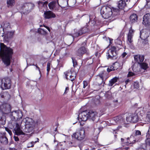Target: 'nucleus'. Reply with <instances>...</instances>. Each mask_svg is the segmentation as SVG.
I'll return each instance as SVG.
<instances>
[{
	"mask_svg": "<svg viewBox=\"0 0 150 150\" xmlns=\"http://www.w3.org/2000/svg\"><path fill=\"white\" fill-rule=\"evenodd\" d=\"M149 15V14H146L144 16L143 18V22H144L145 21L146 22L148 21L149 18H147V17Z\"/></svg>",
	"mask_w": 150,
	"mask_h": 150,
	"instance_id": "39",
	"label": "nucleus"
},
{
	"mask_svg": "<svg viewBox=\"0 0 150 150\" xmlns=\"http://www.w3.org/2000/svg\"><path fill=\"white\" fill-rule=\"evenodd\" d=\"M146 120L147 122H150V111L148 112L147 113Z\"/></svg>",
	"mask_w": 150,
	"mask_h": 150,
	"instance_id": "38",
	"label": "nucleus"
},
{
	"mask_svg": "<svg viewBox=\"0 0 150 150\" xmlns=\"http://www.w3.org/2000/svg\"><path fill=\"white\" fill-rule=\"evenodd\" d=\"M87 51L88 50L86 47L83 46H81L78 49L77 54L79 56H81L86 53Z\"/></svg>",
	"mask_w": 150,
	"mask_h": 150,
	"instance_id": "16",
	"label": "nucleus"
},
{
	"mask_svg": "<svg viewBox=\"0 0 150 150\" xmlns=\"http://www.w3.org/2000/svg\"><path fill=\"white\" fill-rule=\"evenodd\" d=\"M89 31V30L88 29L87 27H85L83 28L78 33H76L75 36L77 37L82 34L88 33Z\"/></svg>",
	"mask_w": 150,
	"mask_h": 150,
	"instance_id": "22",
	"label": "nucleus"
},
{
	"mask_svg": "<svg viewBox=\"0 0 150 150\" xmlns=\"http://www.w3.org/2000/svg\"><path fill=\"white\" fill-rule=\"evenodd\" d=\"M129 81V79H127L125 81V83L126 84Z\"/></svg>",
	"mask_w": 150,
	"mask_h": 150,
	"instance_id": "55",
	"label": "nucleus"
},
{
	"mask_svg": "<svg viewBox=\"0 0 150 150\" xmlns=\"http://www.w3.org/2000/svg\"><path fill=\"white\" fill-rule=\"evenodd\" d=\"M21 125L16 123L13 127V132L16 135H23L24 133L21 129Z\"/></svg>",
	"mask_w": 150,
	"mask_h": 150,
	"instance_id": "10",
	"label": "nucleus"
},
{
	"mask_svg": "<svg viewBox=\"0 0 150 150\" xmlns=\"http://www.w3.org/2000/svg\"><path fill=\"white\" fill-rule=\"evenodd\" d=\"M115 70L114 67L113 65H112V66L108 68L107 69V71L108 72H110L111 71H114Z\"/></svg>",
	"mask_w": 150,
	"mask_h": 150,
	"instance_id": "41",
	"label": "nucleus"
},
{
	"mask_svg": "<svg viewBox=\"0 0 150 150\" xmlns=\"http://www.w3.org/2000/svg\"><path fill=\"white\" fill-rule=\"evenodd\" d=\"M1 27V25H0V27ZM4 36V33L0 32V37H3Z\"/></svg>",
	"mask_w": 150,
	"mask_h": 150,
	"instance_id": "52",
	"label": "nucleus"
},
{
	"mask_svg": "<svg viewBox=\"0 0 150 150\" xmlns=\"http://www.w3.org/2000/svg\"><path fill=\"white\" fill-rule=\"evenodd\" d=\"M132 139L133 137L131 136L129 139V141L125 142H124L125 140L123 138H121V141L122 142H123V143L122 144V146H125V145H128L130 144L134 143V142H135V140H134L133 141H132Z\"/></svg>",
	"mask_w": 150,
	"mask_h": 150,
	"instance_id": "24",
	"label": "nucleus"
},
{
	"mask_svg": "<svg viewBox=\"0 0 150 150\" xmlns=\"http://www.w3.org/2000/svg\"><path fill=\"white\" fill-rule=\"evenodd\" d=\"M51 64L50 62H48L47 64V74H48L49 72L50 69Z\"/></svg>",
	"mask_w": 150,
	"mask_h": 150,
	"instance_id": "37",
	"label": "nucleus"
},
{
	"mask_svg": "<svg viewBox=\"0 0 150 150\" xmlns=\"http://www.w3.org/2000/svg\"><path fill=\"white\" fill-rule=\"evenodd\" d=\"M48 6L50 9L55 10H57L60 6L58 2L54 1L48 4Z\"/></svg>",
	"mask_w": 150,
	"mask_h": 150,
	"instance_id": "17",
	"label": "nucleus"
},
{
	"mask_svg": "<svg viewBox=\"0 0 150 150\" xmlns=\"http://www.w3.org/2000/svg\"><path fill=\"white\" fill-rule=\"evenodd\" d=\"M105 83V82H104V83Z\"/></svg>",
	"mask_w": 150,
	"mask_h": 150,
	"instance_id": "64",
	"label": "nucleus"
},
{
	"mask_svg": "<svg viewBox=\"0 0 150 150\" xmlns=\"http://www.w3.org/2000/svg\"><path fill=\"white\" fill-rule=\"evenodd\" d=\"M146 143L147 145L150 146V138H148L146 140Z\"/></svg>",
	"mask_w": 150,
	"mask_h": 150,
	"instance_id": "44",
	"label": "nucleus"
},
{
	"mask_svg": "<svg viewBox=\"0 0 150 150\" xmlns=\"http://www.w3.org/2000/svg\"><path fill=\"white\" fill-rule=\"evenodd\" d=\"M2 114V113L1 111H0V120H1L2 118V117H1Z\"/></svg>",
	"mask_w": 150,
	"mask_h": 150,
	"instance_id": "53",
	"label": "nucleus"
},
{
	"mask_svg": "<svg viewBox=\"0 0 150 150\" xmlns=\"http://www.w3.org/2000/svg\"><path fill=\"white\" fill-rule=\"evenodd\" d=\"M12 150H16L15 149H12Z\"/></svg>",
	"mask_w": 150,
	"mask_h": 150,
	"instance_id": "59",
	"label": "nucleus"
},
{
	"mask_svg": "<svg viewBox=\"0 0 150 150\" xmlns=\"http://www.w3.org/2000/svg\"><path fill=\"white\" fill-rule=\"evenodd\" d=\"M90 128V127L89 126H86L85 127V129H86V128Z\"/></svg>",
	"mask_w": 150,
	"mask_h": 150,
	"instance_id": "58",
	"label": "nucleus"
},
{
	"mask_svg": "<svg viewBox=\"0 0 150 150\" xmlns=\"http://www.w3.org/2000/svg\"><path fill=\"white\" fill-rule=\"evenodd\" d=\"M141 132L140 131L138 130L135 131V135L134 136V137L135 138V141H136V140L137 141L138 140V139H136V138L137 136H141Z\"/></svg>",
	"mask_w": 150,
	"mask_h": 150,
	"instance_id": "33",
	"label": "nucleus"
},
{
	"mask_svg": "<svg viewBox=\"0 0 150 150\" xmlns=\"http://www.w3.org/2000/svg\"><path fill=\"white\" fill-rule=\"evenodd\" d=\"M113 65L115 70L118 69L120 66V64L117 62H115Z\"/></svg>",
	"mask_w": 150,
	"mask_h": 150,
	"instance_id": "36",
	"label": "nucleus"
},
{
	"mask_svg": "<svg viewBox=\"0 0 150 150\" xmlns=\"http://www.w3.org/2000/svg\"><path fill=\"white\" fill-rule=\"evenodd\" d=\"M126 55L127 53L125 52H124L122 54V56L123 58Z\"/></svg>",
	"mask_w": 150,
	"mask_h": 150,
	"instance_id": "49",
	"label": "nucleus"
},
{
	"mask_svg": "<svg viewBox=\"0 0 150 150\" xmlns=\"http://www.w3.org/2000/svg\"><path fill=\"white\" fill-rule=\"evenodd\" d=\"M137 74V73H134L132 72L129 71L128 73L127 76L128 77H129V76H135Z\"/></svg>",
	"mask_w": 150,
	"mask_h": 150,
	"instance_id": "42",
	"label": "nucleus"
},
{
	"mask_svg": "<svg viewBox=\"0 0 150 150\" xmlns=\"http://www.w3.org/2000/svg\"><path fill=\"white\" fill-rule=\"evenodd\" d=\"M14 137L15 141H17L19 140V138L18 137L14 136Z\"/></svg>",
	"mask_w": 150,
	"mask_h": 150,
	"instance_id": "50",
	"label": "nucleus"
},
{
	"mask_svg": "<svg viewBox=\"0 0 150 150\" xmlns=\"http://www.w3.org/2000/svg\"><path fill=\"white\" fill-rule=\"evenodd\" d=\"M129 1L130 0H120L117 2V6L120 9H122L126 6V2Z\"/></svg>",
	"mask_w": 150,
	"mask_h": 150,
	"instance_id": "18",
	"label": "nucleus"
},
{
	"mask_svg": "<svg viewBox=\"0 0 150 150\" xmlns=\"http://www.w3.org/2000/svg\"><path fill=\"white\" fill-rule=\"evenodd\" d=\"M134 30L132 27L129 29V32L127 35V43L129 45L132 44L133 42V37L134 33Z\"/></svg>",
	"mask_w": 150,
	"mask_h": 150,
	"instance_id": "12",
	"label": "nucleus"
},
{
	"mask_svg": "<svg viewBox=\"0 0 150 150\" xmlns=\"http://www.w3.org/2000/svg\"><path fill=\"white\" fill-rule=\"evenodd\" d=\"M8 140L5 136L4 133L0 134V142L3 144H7L8 143Z\"/></svg>",
	"mask_w": 150,
	"mask_h": 150,
	"instance_id": "19",
	"label": "nucleus"
},
{
	"mask_svg": "<svg viewBox=\"0 0 150 150\" xmlns=\"http://www.w3.org/2000/svg\"><path fill=\"white\" fill-rule=\"evenodd\" d=\"M132 69L133 71L136 73L139 72L140 71V68L138 64L135 63Z\"/></svg>",
	"mask_w": 150,
	"mask_h": 150,
	"instance_id": "27",
	"label": "nucleus"
},
{
	"mask_svg": "<svg viewBox=\"0 0 150 150\" xmlns=\"http://www.w3.org/2000/svg\"><path fill=\"white\" fill-rule=\"evenodd\" d=\"M100 13L103 17L105 19L111 20L113 17L112 9L108 6L102 7L100 9Z\"/></svg>",
	"mask_w": 150,
	"mask_h": 150,
	"instance_id": "3",
	"label": "nucleus"
},
{
	"mask_svg": "<svg viewBox=\"0 0 150 150\" xmlns=\"http://www.w3.org/2000/svg\"><path fill=\"white\" fill-rule=\"evenodd\" d=\"M149 1H148V2H147V4L148 3H149Z\"/></svg>",
	"mask_w": 150,
	"mask_h": 150,
	"instance_id": "62",
	"label": "nucleus"
},
{
	"mask_svg": "<svg viewBox=\"0 0 150 150\" xmlns=\"http://www.w3.org/2000/svg\"><path fill=\"white\" fill-rule=\"evenodd\" d=\"M2 84L4 86L5 89H8L10 88L11 85V81L10 78L5 77L3 79L1 80Z\"/></svg>",
	"mask_w": 150,
	"mask_h": 150,
	"instance_id": "11",
	"label": "nucleus"
},
{
	"mask_svg": "<svg viewBox=\"0 0 150 150\" xmlns=\"http://www.w3.org/2000/svg\"><path fill=\"white\" fill-rule=\"evenodd\" d=\"M0 109L3 112L10 111L11 108L10 105L8 103H4L0 106Z\"/></svg>",
	"mask_w": 150,
	"mask_h": 150,
	"instance_id": "15",
	"label": "nucleus"
},
{
	"mask_svg": "<svg viewBox=\"0 0 150 150\" xmlns=\"http://www.w3.org/2000/svg\"><path fill=\"white\" fill-rule=\"evenodd\" d=\"M35 5L32 3H25L23 4L22 8L26 13H29L34 8Z\"/></svg>",
	"mask_w": 150,
	"mask_h": 150,
	"instance_id": "6",
	"label": "nucleus"
},
{
	"mask_svg": "<svg viewBox=\"0 0 150 150\" xmlns=\"http://www.w3.org/2000/svg\"><path fill=\"white\" fill-rule=\"evenodd\" d=\"M71 136L72 138L76 139L79 141H82L86 137L85 132L83 130H80L74 133Z\"/></svg>",
	"mask_w": 150,
	"mask_h": 150,
	"instance_id": "4",
	"label": "nucleus"
},
{
	"mask_svg": "<svg viewBox=\"0 0 150 150\" xmlns=\"http://www.w3.org/2000/svg\"><path fill=\"white\" fill-rule=\"evenodd\" d=\"M108 58L111 59H114L116 58L117 53L115 51V47L113 46L111 47L107 53Z\"/></svg>",
	"mask_w": 150,
	"mask_h": 150,
	"instance_id": "5",
	"label": "nucleus"
},
{
	"mask_svg": "<svg viewBox=\"0 0 150 150\" xmlns=\"http://www.w3.org/2000/svg\"><path fill=\"white\" fill-rule=\"evenodd\" d=\"M0 56L2 62L6 66L9 65L13 54L12 49L7 47L3 43H0Z\"/></svg>",
	"mask_w": 150,
	"mask_h": 150,
	"instance_id": "1",
	"label": "nucleus"
},
{
	"mask_svg": "<svg viewBox=\"0 0 150 150\" xmlns=\"http://www.w3.org/2000/svg\"><path fill=\"white\" fill-rule=\"evenodd\" d=\"M5 130L6 131H7L9 134L10 135H11L12 134V132L9 129H8L7 128L5 127Z\"/></svg>",
	"mask_w": 150,
	"mask_h": 150,
	"instance_id": "46",
	"label": "nucleus"
},
{
	"mask_svg": "<svg viewBox=\"0 0 150 150\" xmlns=\"http://www.w3.org/2000/svg\"><path fill=\"white\" fill-rule=\"evenodd\" d=\"M86 42H84L82 43V45H86Z\"/></svg>",
	"mask_w": 150,
	"mask_h": 150,
	"instance_id": "57",
	"label": "nucleus"
},
{
	"mask_svg": "<svg viewBox=\"0 0 150 150\" xmlns=\"http://www.w3.org/2000/svg\"><path fill=\"white\" fill-rule=\"evenodd\" d=\"M68 90H69L68 87H67L65 89V91L64 92V93H65L66 92V91H67Z\"/></svg>",
	"mask_w": 150,
	"mask_h": 150,
	"instance_id": "54",
	"label": "nucleus"
},
{
	"mask_svg": "<svg viewBox=\"0 0 150 150\" xmlns=\"http://www.w3.org/2000/svg\"><path fill=\"white\" fill-rule=\"evenodd\" d=\"M124 118L121 115L114 117L110 121V123L112 125H115L124 123Z\"/></svg>",
	"mask_w": 150,
	"mask_h": 150,
	"instance_id": "7",
	"label": "nucleus"
},
{
	"mask_svg": "<svg viewBox=\"0 0 150 150\" xmlns=\"http://www.w3.org/2000/svg\"><path fill=\"white\" fill-rule=\"evenodd\" d=\"M83 88H84L88 85V82L86 81H84L83 82Z\"/></svg>",
	"mask_w": 150,
	"mask_h": 150,
	"instance_id": "45",
	"label": "nucleus"
},
{
	"mask_svg": "<svg viewBox=\"0 0 150 150\" xmlns=\"http://www.w3.org/2000/svg\"><path fill=\"white\" fill-rule=\"evenodd\" d=\"M32 65H34L35 66L36 68L38 69V70L39 71V73H40V76H41V71H40V68L37 65V64H36L35 65L34 64H32Z\"/></svg>",
	"mask_w": 150,
	"mask_h": 150,
	"instance_id": "47",
	"label": "nucleus"
},
{
	"mask_svg": "<svg viewBox=\"0 0 150 150\" xmlns=\"http://www.w3.org/2000/svg\"><path fill=\"white\" fill-rule=\"evenodd\" d=\"M106 74L105 73V72L102 71L98 76L97 81L99 85H101L103 82L104 80L106 79Z\"/></svg>",
	"mask_w": 150,
	"mask_h": 150,
	"instance_id": "9",
	"label": "nucleus"
},
{
	"mask_svg": "<svg viewBox=\"0 0 150 150\" xmlns=\"http://www.w3.org/2000/svg\"><path fill=\"white\" fill-rule=\"evenodd\" d=\"M139 85L137 82H134V87L135 88L138 89L139 88Z\"/></svg>",
	"mask_w": 150,
	"mask_h": 150,
	"instance_id": "43",
	"label": "nucleus"
},
{
	"mask_svg": "<svg viewBox=\"0 0 150 150\" xmlns=\"http://www.w3.org/2000/svg\"><path fill=\"white\" fill-rule=\"evenodd\" d=\"M118 79V78L117 77L113 78L109 81L108 85L110 86H112L114 83L117 81Z\"/></svg>",
	"mask_w": 150,
	"mask_h": 150,
	"instance_id": "29",
	"label": "nucleus"
},
{
	"mask_svg": "<svg viewBox=\"0 0 150 150\" xmlns=\"http://www.w3.org/2000/svg\"><path fill=\"white\" fill-rule=\"evenodd\" d=\"M144 33H141V35H140V37H141V38L142 39H143V40H144L145 41H147V39H146L149 37V35L148 34H146V33H145V37L144 38H143V35H144Z\"/></svg>",
	"mask_w": 150,
	"mask_h": 150,
	"instance_id": "34",
	"label": "nucleus"
},
{
	"mask_svg": "<svg viewBox=\"0 0 150 150\" xmlns=\"http://www.w3.org/2000/svg\"><path fill=\"white\" fill-rule=\"evenodd\" d=\"M38 31L39 33L41 34H45L46 33V31L43 29L41 28H39L38 29Z\"/></svg>",
	"mask_w": 150,
	"mask_h": 150,
	"instance_id": "35",
	"label": "nucleus"
},
{
	"mask_svg": "<svg viewBox=\"0 0 150 150\" xmlns=\"http://www.w3.org/2000/svg\"><path fill=\"white\" fill-rule=\"evenodd\" d=\"M15 3L14 0H7V4L8 7H11L13 6Z\"/></svg>",
	"mask_w": 150,
	"mask_h": 150,
	"instance_id": "30",
	"label": "nucleus"
},
{
	"mask_svg": "<svg viewBox=\"0 0 150 150\" xmlns=\"http://www.w3.org/2000/svg\"><path fill=\"white\" fill-rule=\"evenodd\" d=\"M46 3V4H47V2H45V3Z\"/></svg>",
	"mask_w": 150,
	"mask_h": 150,
	"instance_id": "61",
	"label": "nucleus"
},
{
	"mask_svg": "<svg viewBox=\"0 0 150 150\" xmlns=\"http://www.w3.org/2000/svg\"><path fill=\"white\" fill-rule=\"evenodd\" d=\"M37 141H35V142H30L28 143L27 145V147L28 148H29L31 147H33L34 144L36 143L37 142H38L39 140L38 138H37Z\"/></svg>",
	"mask_w": 150,
	"mask_h": 150,
	"instance_id": "31",
	"label": "nucleus"
},
{
	"mask_svg": "<svg viewBox=\"0 0 150 150\" xmlns=\"http://www.w3.org/2000/svg\"><path fill=\"white\" fill-rule=\"evenodd\" d=\"M65 77L67 79H69L71 81H73L75 78V74L74 72L69 70L64 72Z\"/></svg>",
	"mask_w": 150,
	"mask_h": 150,
	"instance_id": "14",
	"label": "nucleus"
},
{
	"mask_svg": "<svg viewBox=\"0 0 150 150\" xmlns=\"http://www.w3.org/2000/svg\"><path fill=\"white\" fill-rule=\"evenodd\" d=\"M23 121L25 122L26 128L28 129L26 132L28 133L32 132L34 127L40 125L41 123L40 120H39L35 122L32 119L29 117L25 118Z\"/></svg>",
	"mask_w": 150,
	"mask_h": 150,
	"instance_id": "2",
	"label": "nucleus"
},
{
	"mask_svg": "<svg viewBox=\"0 0 150 150\" xmlns=\"http://www.w3.org/2000/svg\"><path fill=\"white\" fill-rule=\"evenodd\" d=\"M0 97L2 98H4L6 100H8L10 98L11 96L8 92H4L0 94Z\"/></svg>",
	"mask_w": 150,
	"mask_h": 150,
	"instance_id": "25",
	"label": "nucleus"
},
{
	"mask_svg": "<svg viewBox=\"0 0 150 150\" xmlns=\"http://www.w3.org/2000/svg\"><path fill=\"white\" fill-rule=\"evenodd\" d=\"M43 4V3H42L41 1H38V4Z\"/></svg>",
	"mask_w": 150,
	"mask_h": 150,
	"instance_id": "56",
	"label": "nucleus"
},
{
	"mask_svg": "<svg viewBox=\"0 0 150 150\" xmlns=\"http://www.w3.org/2000/svg\"><path fill=\"white\" fill-rule=\"evenodd\" d=\"M71 144H72V143H72V142H71Z\"/></svg>",
	"mask_w": 150,
	"mask_h": 150,
	"instance_id": "63",
	"label": "nucleus"
},
{
	"mask_svg": "<svg viewBox=\"0 0 150 150\" xmlns=\"http://www.w3.org/2000/svg\"><path fill=\"white\" fill-rule=\"evenodd\" d=\"M55 142H56V140H54V143H55Z\"/></svg>",
	"mask_w": 150,
	"mask_h": 150,
	"instance_id": "60",
	"label": "nucleus"
},
{
	"mask_svg": "<svg viewBox=\"0 0 150 150\" xmlns=\"http://www.w3.org/2000/svg\"><path fill=\"white\" fill-rule=\"evenodd\" d=\"M72 62L73 64V66L74 67H75V66L77 65V62L74 59H73L72 58Z\"/></svg>",
	"mask_w": 150,
	"mask_h": 150,
	"instance_id": "48",
	"label": "nucleus"
},
{
	"mask_svg": "<svg viewBox=\"0 0 150 150\" xmlns=\"http://www.w3.org/2000/svg\"><path fill=\"white\" fill-rule=\"evenodd\" d=\"M44 17L45 18L49 19L55 17V15L51 11L45 12L44 13Z\"/></svg>",
	"mask_w": 150,
	"mask_h": 150,
	"instance_id": "21",
	"label": "nucleus"
},
{
	"mask_svg": "<svg viewBox=\"0 0 150 150\" xmlns=\"http://www.w3.org/2000/svg\"><path fill=\"white\" fill-rule=\"evenodd\" d=\"M140 65L141 68L144 69H146L148 68V64L145 63L140 64Z\"/></svg>",
	"mask_w": 150,
	"mask_h": 150,
	"instance_id": "32",
	"label": "nucleus"
},
{
	"mask_svg": "<svg viewBox=\"0 0 150 150\" xmlns=\"http://www.w3.org/2000/svg\"><path fill=\"white\" fill-rule=\"evenodd\" d=\"M14 31H11L8 32L7 35L9 37H11L13 36L14 34Z\"/></svg>",
	"mask_w": 150,
	"mask_h": 150,
	"instance_id": "40",
	"label": "nucleus"
},
{
	"mask_svg": "<svg viewBox=\"0 0 150 150\" xmlns=\"http://www.w3.org/2000/svg\"><path fill=\"white\" fill-rule=\"evenodd\" d=\"M14 115L16 116V118L18 119L22 118L23 116L22 112L20 110L15 111Z\"/></svg>",
	"mask_w": 150,
	"mask_h": 150,
	"instance_id": "26",
	"label": "nucleus"
},
{
	"mask_svg": "<svg viewBox=\"0 0 150 150\" xmlns=\"http://www.w3.org/2000/svg\"><path fill=\"white\" fill-rule=\"evenodd\" d=\"M130 20L132 23L135 22L137 19V16L136 14H133L130 16Z\"/></svg>",
	"mask_w": 150,
	"mask_h": 150,
	"instance_id": "28",
	"label": "nucleus"
},
{
	"mask_svg": "<svg viewBox=\"0 0 150 150\" xmlns=\"http://www.w3.org/2000/svg\"><path fill=\"white\" fill-rule=\"evenodd\" d=\"M138 120V117L136 113L131 114L126 117V120L128 122L136 123Z\"/></svg>",
	"mask_w": 150,
	"mask_h": 150,
	"instance_id": "8",
	"label": "nucleus"
},
{
	"mask_svg": "<svg viewBox=\"0 0 150 150\" xmlns=\"http://www.w3.org/2000/svg\"><path fill=\"white\" fill-rule=\"evenodd\" d=\"M134 59L139 64L143 62L144 59V56L143 55H136L134 56Z\"/></svg>",
	"mask_w": 150,
	"mask_h": 150,
	"instance_id": "23",
	"label": "nucleus"
},
{
	"mask_svg": "<svg viewBox=\"0 0 150 150\" xmlns=\"http://www.w3.org/2000/svg\"><path fill=\"white\" fill-rule=\"evenodd\" d=\"M88 113L89 119H91L93 121L95 118L97 117V113L96 112L91 111L88 112Z\"/></svg>",
	"mask_w": 150,
	"mask_h": 150,
	"instance_id": "20",
	"label": "nucleus"
},
{
	"mask_svg": "<svg viewBox=\"0 0 150 150\" xmlns=\"http://www.w3.org/2000/svg\"><path fill=\"white\" fill-rule=\"evenodd\" d=\"M43 26L45 27V28H46L49 31H50V29L49 27L47 26H46L45 25H44Z\"/></svg>",
	"mask_w": 150,
	"mask_h": 150,
	"instance_id": "51",
	"label": "nucleus"
},
{
	"mask_svg": "<svg viewBox=\"0 0 150 150\" xmlns=\"http://www.w3.org/2000/svg\"><path fill=\"white\" fill-rule=\"evenodd\" d=\"M88 112L84 111L80 113L78 115V120L79 121H85L88 119Z\"/></svg>",
	"mask_w": 150,
	"mask_h": 150,
	"instance_id": "13",
	"label": "nucleus"
}]
</instances>
